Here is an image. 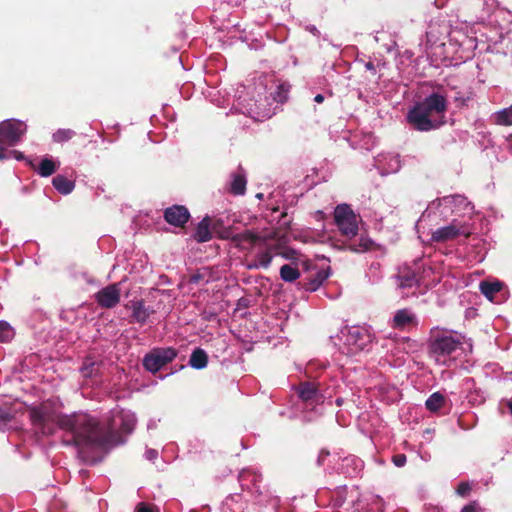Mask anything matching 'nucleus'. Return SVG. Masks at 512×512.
<instances>
[{
    "label": "nucleus",
    "mask_w": 512,
    "mask_h": 512,
    "mask_svg": "<svg viewBox=\"0 0 512 512\" xmlns=\"http://www.w3.org/2000/svg\"><path fill=\"white\" fill-rule=\"evenodd\" d=\"M469 234L470 231L465 225H462L456 220H454L450 224L434 230L431 233V238L429 242L443 243L455 239L459 235L468 236Z\"/></svg>",
    "instance_id": "9"
},
{
    "label": "nucleus",
    "mask_w": 512,
    "mask_h": 512,
    "mask_svg": "<svg viewBox=\"0 0 512 512\" xmlns=\"http://www.w3.org/2000/svg\"><path fill=\"white\" fill-rule=\"evenodd\" d=\"M372 244L373 242L370 238H368L366 235H361L357 243L355 242L347 244V249L360 253L369 250Z\"/></svg>",
    "instance_id": "25"
},
{
    "label": "nucleus",
    "mask_w": 512,
    "mask_h": 512,
    "mask_svg": "<svg viewBox=\"0 0 512 512\" xmlns=\"http://www.w3.org/2000/svg\"><path fill=\"white\" fill-rule=\"evenodd\" d=\"M271 115H272V113H271L270 111L265 112V113H263L262 115H261L260 113H258V116H259V117H263V118H264V117L269 118V117H271Z\"/></svg>",
    "instance_id": "43"
},
{
    "label": "nucleus",
    "mask_w": 512,
    "mask_h": 512,
    "mask_svg": "<svg viewBox=\"0 0 512 512\" xmlns=\"http://www.w3.org/2000/svg\"><path fill=\"white\" fill-rule=\"evenodd\" d=\"M314 101L316 103H322L324 101V96L322 94H317L315 97H314Z\"/></svg>",
    "instance_id": "41"
},
{
    "label": "nucleus",
    "mask_w": 512,
    "mask_h": 512,
    "mask_svg": "<svg viewBox=\"0 0 512 512\" xmlns=\"http://www.w3.org/2000/svg\"><path fill=\"white\" fill-rule=\"evenodd\" d=\"M246 190V179L242 174H235L231 183V191L236 195L244 194Z\"/></svg>",
    "instance_id": "29"
},
{
    "label": "nucleus",
    "mask_w": 512,
    "mask_h": 512,
    "mask_svg": "<svg viewBox=\"0 0 512 512\" xmlns=\"http://www.w3.org/2000/svg\"><path fill=\"white\" fill-rule=\"evenodd\" d=\"M14 332L12 327L5 321H0V342H6L12 339Z\"/></svg>",
    "instance_id": "30"
},
{
    "label": "nucleus",
    "mask_w": 512,
    "mask_h": 512,
    "mask_svg": "<svg viewBox=\"0 0 512 512\" xmlns=\"http://www.w3.org/2000/svg\"><path fill=\"white\" fill-rule=\"evenodd\" d=\"M208 357L204 350L196 349L192 352L189 364L194 369H203L207 366Z\"/></svg>",
    "instance_id": "21"
},
{
    "label": "nucleus",
    "mask_w": 512,
    "mask_h": 512,
    "mask_svg": "<svg viewBox=\"0 0 512 512\" xmlns=\"http://www.w3.org/2000/svg\"><path fill=\"white\" fill-rule=\"evenodd\" d=\"M345 461L349 462V461H353V459L346 458Z\"/></svg>",
    "instance_id": "49"
},
{
    "label": "nucleus",
    "mask_w": 512,
    "mask_h": 512,
    "mask_svg": "<svg viewBox=\"0 0 512 512\" xmlns=\"http://www.w3.org/2000/svg\"><path fill=\"white\" fill-rule=\"evenodd\" d=\"M392 461L397 467H402L406 463V456L404 454L394 455Z\"/></svg>",
    "instance_id": "35"
},
{
    "label": "nucleus",
    "mask_w": 512,
    "mask_h": 512,
    "mask_svg": "<svg viewBox=\"0 0 512 512\" xmlns=\"http://www.w3.org/2000/svg\"><path fill=\"white\" fill-rule=\"evenodd\" d=\"M121 290L119 284H111L96 293L97 303L104 308H113L120 301Z\"/></svg>",
    "instance_id": "11"
},
{
    "label": "nucleus",
    "mask_w": 512,
    "mask_h": 512,
    "mask_svg": "<svg viewBox=\"0 0 512 512\" xmlns=\"http://www.w3.org/2000/svg\"><path fill=\"white\" fill-rule=\"evenodd\" d=\"M444 401V396L439 392H435L426 400L425 404L429 411L436 412L443 406Z\"/></svg>",
    "instance_id": "27"
},
{
    "label": "nucleus",
    "mask_w": 512,
    "mask_h": 512,
    "mask_svg": "<svg viewBox=\"0 0 512 512\" xmlns=\"http://www.w3.org/2000/svg\"><path fill=\"white\" fill-rule=\"evenodd\" d=\"M307 30L311 32L313 35H318V30L315 26H308Z\"/></svg>",
    "instance_id": "42"
},
{
    "label": "nucleus",
    "mask_w": 512,
    "mask_h": 512,
    "mask_svg": "<svg viewBox=\"0 0 512 512\" xmlns=\"http://www.w3.org/2000/svg\"><path fill=\"white\" fill-rule=\"evenodd\" d=\"M508 408H509L510 413L512 414V401H510L508 403Z\"/></svg>",
    "instance_id": "46"
},
{
    "label": "nucleus",
    "mask_w": 512,
    "mask_h": 512,
    "mask_svg": "<svg viewBox=\"0 0 512 512\" xmlns=\"http://www.w3.org/2000/svg\"><path fill=\"white\" fill-rule=\"evenodd\" d=\"M52 182L55 189L63 195L70 194L75 187L74 182L70 181L62 175H57L54 177Z\"/></svg>",
    "instance_id": "20"
},
{
    "label": "nucleus",
    "mask_w": 512,
    "mask_h": 512,
    "mask_svg": "<svg viewBox=\"0 0 512 512\" xmlns=\"http://www.w3.org/2000/svg\"><path fill=\"white\" fill-rule=\"evenodd\" d=\"M27 126L24 122L10 119L0 123V142L8 146L18 143L26 133Z\"/></svg>",
    "instance_id": "8"
},
{
    "label": "nucleus",
    "mask_w": 512,
    "mask_h": 512,
    "mask_svg": "<svg viewBox=\"0 0 512 512\" xmlns=\"http://www.w3.org/2000/svg\"><path fill=\"white\" fill-rule=\"evenodd\" d=\"M234 242L237 246L242 249H249L250 247H254L257 245H262V239L256 235H254L250 231H245L243 233H239L233 238Z\"/></svg>",
    "instance_id": "17"
},
{
    "label": "nucleus",
    "mask_w": 512,
    "mask_h": 512,
    "mask_svg": "<svg viewBox=\"0 0 512 512\" xmlns=\"http://www.w3.org/2000/svg\"><path fill=\"white\" fill-rule=\"evenodd\" d=\"M189 212L184 206H172L167 208L164 217L169 224L183 226L189 219Z\"/></svg>",
    "instance_id": "14"
},
{
    "label": "nucleus",
    "mask_w": 512,
    "mask_h": 512,
    "mask_svg": "<svg viewBox=\"0 0 512 512\" xmlns=\"http://www.w3.org/2000/svg\"><path fill=\"white\" fill-rule=\"evenodd\" d=\"M60 163L55 162L52 158H44L38 168V173L42 177H48L52 175L59 167Z\"/></svg>",
    "instance_id": "23"
},
{
    "label": "nucleus",
    "mask_w": 512,
    "mask_h": 512,
    "mask_svg": "<svg viewBox=\"0 0 512 512\" xmlns=\"http://www.w3.org/2000/svg\"><path fill=\"white\" fill-rule=\"evenodd\" d=\"M30 418L34 426L43 434H50L52 432L49 424L54 422L56 417L46 404L30 409Z\"/></svg>",
    "instance_id": "10"
},
{
    "label": "nucleus",
    "mask_w": 512,
    "mask_h": 512,
    "mask_svg": "<svg viewBox=\"0 0 512 512\" xmlns=\"http://www.w3.org/2000/svg\"><path fill=\"white\" fill-rule=\"evenodd\" d=\"M397 285L401 289L413 288L418 285V281L414 274L407 272L398 276Z\"/></svg>",
    "instance_id": "28"
},
{
    "label": "nucleus",
    "mask_w": 512,
    "mask_h": 512,
    "mask_svg": "<svg viewBox=\"0 0 512 512\" xmlns=\"http://www.w3.org/2000/svg\"><path fill=\"white\" fill-rule=\"evenodd\" d=\"M176 356L177 352L173 348H156L144 357L143 365L146 370L156 373Z\"/></svg>",
    "instance_id": "7"
},
{
    "label": "nucleus",
    "mask_w": 512,
    "mask_h": 512,
    "mask_svg": "<svg viewBox=\"0 0 512 512\" xmlns=\"http://www.w3.org/2000/svg\"><path fill=\"white\" fill-rule=\"evenodd\" d=\"M298 395L305 403H309L310 405L318 404L323 399L316 387L308 382L300 384L298 387Z\"/></svg>",
    "instance_id": "15"
},
{
    "label": "nucleus",
    "mask_w": 512,
    "mask_h": 512,
    "mask_svg": "<svg viewBox=\"0 0 512 512\" xmlns=\"http://www.w3.org/2000/svg\"><path fill=\"white\" fill-rule=\"evenodd\" d=\"M492 119L498 125L511 126L512 125V105L495 112L492 115Z\"/></svg>",
    "instance_id": "22"
},
{
    "label": "nucleus",
    "mask_w": 512,
    "mask_h": 512,
    "mask_svg": "<svg viewBox=\"0 0 512 512\" xmlns=\"http://www.w3.org/2000/svg\"><path fill=\"white\" fill-rule=\"evenodd\" d=\"M212 234L210 231V219L209 217H205L198 224L194 238L198 242H207L211 239Z\"/></svg>",
    "instance_id": "19"
},
{
    "label": "nucleus",
    "mask_w": 512,
    "mask_h": 512,
    "mask_svg": "<svg viewBox=\"0 0 512 512\" xmlns=\"http://www.w3.org/2000/svg\"><path fill=\"white\" fill-rule=\"evenodd\" d=\"M249 476H251V472L249 470L243 471L240 475L241 481H245Z\"/></svg>",
    "instance_id": "40"
},
{
    "label": "nucleus",
    "mask_w": 512,
    "mask_h": 512,
    "mask_svg": "<svg viewBox=\"0 0 512 512\" xmlns=\"http://www.w3.org/2000/svg\"><path fill=\"white\" fill-rule=\"evenodd\" d=\"M472 345L457 333L434 332L430 344V355L436 363L449 366L462 354L470 352Z\"/></svg>",
    "instance_id": "3"
},
{
    "label": "nucleus",
    "mask_w": 512,
    "mask_h": 512,
    "mask_svg": "<svg viewBox=\"0 0 512 512\" xmlns=\"http://www.w3.org/2000/svg\"><path fill=\"white\" fill-rule=\"evenodd\" d=\"M280 277L285 282H293L300 277V272L297 267L286 264L280 268Z\"/></svg>",
    "instance_id": "26"
},
{
    "label": "nucleus",
    "mask_w": 512,
    "mask_h": 512,
    "mask_svg": "<svg viewBox=\"0 0 512 512\" xmlns=\"http://www.w3.org/2000/svg\"><path fill=\"white\" fill-rule=\"evenodd\" d=\"M340 334L342 352L348 355L367 349L373 341L371 332L364 326L345 327Z\"/></svg>",
    "instance_id": "5"
},
{
    "label": "nucleus",
    "mask_w": 512,
    "mask_h": 512,
    "mask_svg": "<svg viewBox=\"0 0 512 512\" xmlns=\"http://www.w3.org/2000/svg\"><path fill=\"white\" fill-rule=\"evenodd\" d=\"M10 157H14L17 160H23L24 159V155L21 152L16 151V150H12V151H8L7 153H4L3 152V148L0 146V160L7 159V158H10Z\"/></svg>",
    "instance_id": "32"
},
{
    "label": "nucleus",
    "mask_w": 512,
    "mask_h": 512,
    "mask_svg": "<svg viewBox=\"0 0 512 512\" xmlns=\"http://www.w3.org/2000/svg\"><path fill=\"white\" fill-rule=\"evenodd\" d=\"M337 404L340 405L341 404V400L340 399H337Z\"/></svg>",
    "instance_id": "48"
},
{
    "label": "nucleus",
    "mask_w": 512,
    "mask_h": 512,
    "mask_svg": "<svg viewBox=\"0 0 512 512\" xmlns=\"http://www.w3.org/2000/svg\"><path fill=\"white\" fill-rule=\"evenodd\" d=\"M335 223L343 236L352 239L358 234V216L346 205H338L334 211Z\"/></svg>",
    "instance_id": "6"
},
{
    "label": "nucleus",
    "mask_w": 512,
    "mask_h": 512,
    "mask_svg": "<svg viewBox=\"0 0 512 512\" xmlns=\"http://www.w3.org/2000/svg\"><path fill=\"white\" fill-rule=\"evenodd\" d=\"M154 425H155V423H154V422H153V423H149V424H148V428L150 429V428H152V426H154Z\"/></svg>",
    "instance_id": "47"
},
{
    "label": "nucleus",
    "mask_w": 512,
    "mask_h": 512,
    "mask_svg": "<svg viewBox=\"0 0 512 512\" xmlns=\"http://www.w3.org/2000/svg\"><path fill=\"white\" fill-rule=\"evenodd\" d=\"M74 131L70 129H58L52 136L54 142H65L74 136Z\"/></svg>",
    "instance_id": "31"
},
{
    "label": "nucleus",
    "mask_w": 512,
    "mask_h": 512,
    "mask_svg": "<svg viewBox=\"0 0 512 512\" xmlns=\"http://www.w3.org/2000/svg\"><path fill=\"white\" fill-rule=\"evenodd\" d=\"M157 455H158V452L154 449H148L145 452V457L148 460H154L157 457Z\"/></svg>",
    "instance_id": "39"
},
{
    "label": "nucleus",
    "mask_w": 512,
    "mask_h": 512,
    "mask_svg": "<svg viewBox=\"0 0 512 512\" xmlns=\"http://www.w3.org/2000/svg\"><path fill=\"white\" fill-rule=\"evenodd\" d=\"M328 273L326 272H319L318 275H317V279H314L310 282V289L311 290H316L317 287L325 280L328 278Z\"/></svg>",
    "instance_id": "33"
},
{
    "label": "nucleus",
    "mask_w": 512,
    "mask_h": 512,
    "mask_svg": "<svg viewBox=\"0 0 512 512\" xmlns=\"http://www.w3.org/2000/svg\"><path fill=\"white\" fill-rule=\"evenodd\" d=\"M416 324V317L409 309L398 310L392 319V327L397 329H404Z\"/></svg>",
    "instance_id": "16"
},
{
    "label": "nucleus",
    "mask_w": 512,
    "mask_h": 512,
    "mask_svg": "<svg viewBox=\"0 0 512 512\" xmlns=\"http://www.w3.org/2000/svg\"><path fill=\"white\" fill-rule=\"evenodd\" d=\"M283 258L288 260H298L299 259V253L295 250H286L281 253H279Z\"/></svg>",
    "instance_id": "34"
},
{
    "label": "nucleus",
    "mask_w": 512,
    "mask_h": 512,
    "mask_svg": "<svg viewBox=\"0 0 512 512\" xmlns=\"http://www.w3.org/2000/svg\"><path fill=\"white\" fill-rule=\"evenodd\" d=\"M132 316L139 323H144L147 320L149 312L142 301L132 302Z\"/></svg>",
    "instance_id": "24"
},
{
    "label": "nucleus",
    "mask_w": 512,
    "mask_h": 512,
    "mask_svg": "<svg viewBox=\"0 0 512 512\" xmlns=\"http://www.w3.org/2000/svg\"><path fill=\"white\" fill-rule=\"evenodd\" d=\"M375 167L381 175L396 173L401 168V160L399 155L384 153L375 158Z\"/></svg>",
    "instance_id": "12"
},
{
    "label": "nucleus",
    "mask_w": 512,
    "mask_h": 512,
    "mask_svg": "<svg viewBox=\"0 0 512 512\" xmlns=\"http://www.w3.org/2000/svg\"><path fill=\"white\" fill-rule=\"evenodd\" d=\"M1 419H2L3 421H8V420H9V416H8V414H2V415H1Z\"/></svg>",
    "instance_id": "44"
},
{
    "label": "nucleus",
    "mask_w": 512,
    "mask_h": 512,
    "mask_svg": "<svg viewBox=\"0 0 512 512\" xmlns=\"http://www.w3.org/2000/svg\"><path fill=\"white\" fill-rule=\"evenodd\" d=\"M479 507L476 502H471L470 504L464 506L461 512H478Z\"/></svg>",
    "instance_id": "37"
},
{
    "label": "nucleus",
    "mask_w": 512,
    "mask_h": 512,
    "mask_svg": "<svg viewBox=\"0 0 512 512\" xmlns=\"http://www.w3.org/2000/svg\"><path fill=\"white\" fill-rule=\"evenodd\" d=\"M136 512H154L153 508L146 505L145 503L138 504Z\"/></svg>",
    "instance_id": "38"
},
{
    "label": "nucleus",
    "mask_w": 512,
    "mask_h": 512,
    "mask_svg": "<svg viewBox=\"0 0 512 512\" xmlns=\"http://www.w3.org/2000/svg\"><path fill=\"white\" fill-rule=\"evenodd\" d=\"M470 491V486L468 483H461L459 484L458 488H457V493L460 495V496H466Z\"/></svg>",
    "instance_id": "36"
},
{
    "label": "nucleus",
    "mask_w": 512,
    "mask_h": 512,
    "mask_svg": "<svg viewBox=\"0 0 512 512\" xmlns=\"http://www.w3.org/2000/svg\"><path fill=\"white\" fill-rule=\"evenodd\" d=\"M366 67H367V69L372 70L373 69V64L369 62V63L366 64Z\"/></svg>",
    "instance_id": "45"
},
{
    "label": "nucleus",
    "mask_w": 512,
    "mask_h": 512,
    "mask_svg": "<svg viewBox=\"0 0 512 512\" xmlns=\"http://www.w3.org/2000/svg\"><path fill=\"white\" fill-rule=\"evenodd\" d=\"M445 111V97L433 93L411 108L408 112L407 119L415 129L419 131H430L444 124Z\"/></svg>",
    "instance_id": "2"
},
{
    "label": "nucleus",
    "mask_w": 512,
    "mask_h": 512,
    "mask_svg": "<svg viewBox=\"0 0 512 512\" xmlns=\"http://www.w3.org/2000/svg\"><path fill=\"white\" fill-rule=\"evenodd\" d=\"M275 255H278L277 249L265 244L264 248L259 250L255 257L247 262L246 266L248 269H266L270 266Z\"/></svg>",
    "instance_id": "13"
},
{
    "label": "nucleus",
    "mask_w": 512,
    "mask_h": 512,
    "mask_svg": "<svg viewBox=\"0 0 512 512\" xmlns=\"http://www.w3.org/2000/svg\"><path fill=\"white\" fill-rule=\"evenodd\" d=\"M503 283L500 281L487 282L483 281L480 283V291L485 295L491 302H498L494 299V295L502 290Z\"/></svg>",
    "instance_id": "18"
},
{
    "label": "nucleus",
    "mask_w": 512,
    "mask_h": 512,
    "mask_svg": "<svg viewBox=\"0 0 512 512\" xmlns=\"http://www.w3.org/2000/svg\"><path fill=\"white\" fill-rule=\"evenodd\" d=\"M62 429L73 436L74 444L81 450L105 449L124 442L119 434H130L136 425V416L131 411H114L106 425L85 414L63 416L59 420Z\"/></svg>",
    "instance_id": "1"
},
{
    "label": "nucleus",
    "mask_w": 512,
    "mask_h": 512,
    "mask_svg": "<svg viewBox=\"0 0 512 512\" xmlns=\"http://www.w3.org/2000/svg\"><path fill=\"white\" fill-rule=\"evenodd\" d=\"M471 209L470 202L462 195H449L432 201L417 223L419 238H422L420 228L432 214L435 216L438 214L446 219L453 214H459Z\"/></svg>",
    "instance_id": "4"
}]
</instances>
